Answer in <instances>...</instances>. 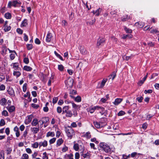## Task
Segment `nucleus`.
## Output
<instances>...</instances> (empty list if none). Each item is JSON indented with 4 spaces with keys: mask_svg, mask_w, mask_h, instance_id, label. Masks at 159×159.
<instances>
[{
    "mask_svg": "<svg viewBox=\"0 0 159 159\" xmlns=\"http://www.w3.org/2000/svg\"><path fill=\"white\" fill-rule=\"evenodd\" d=\"M100 146L106 152H109L111 151V149L109 146L105 143H101Z\"/></svg>",
    "mask_w": 159,
    "mask_h": 159,
    "instance_id": "obj_1",
    "label": "nucleus"
},
{
    "mask_svg": "<svg viewBox=\"0 0 159 159\" xmlns=\"http://www.w3.org/2000/svg\"><path fill=\"white\" fill-rule=\"evenodd\" d=\"M67 136L70 139H71L72 136L74 134L73 129L70 127H68L66 131Z\"/></svg>",
    "mask_w": 159,
    "mask_h": 159,
    "instance_id": "obj_2",
    "label": "nucleus"
},
{
    "mask_svg": "<svg viewBox=\"0 0 159 159\" xmlns=\"http://www.w3.org/2000/svg\"><path fill=\"white\" fill-rule=\"evenodd\" d=\"M73 80L71 78H69L65 81V85L67 88H71L73 84Z\"/></svg>",
    "mask_w": 159,
    "mask_h": 159,
    "instance_id": "obj_3",
    "label": "nucleus"
},
{
    "mask_svg": "<svg viewBox=\"0 0 159 159\" xmlns=\"http://www.w3.org/2000/svg\"><path fill=\"white\" fill-rule=\"evenodd\" d=\"M103 109L102 108H100L99 107V106H94L93 107H90L88 111L90 113H93L95 110H100V109Z\"/></svg>",
    "mask_w": 159,
    "mask_h": 159,
    "instance_id": "obj_4",
    "label": "nucleus"
},
{
    "mask_svg": "<svg viewBox=\"0 0 159 159\" xmlns=\"http://www.w3.org/2000/svg\"><path fill=\"white\" fill-rule=\"evenodd\" d=\"M33 117V116L32 115L28 116L25 120V124L28 125L31 122L32 119Z\"/></svg>",
    "mask_w": 159,
    "mask_h": 159,
    "instance_id": "obj_5",
    "label": "nucleus"
},
{
    "mask_svg": "<svg viewBox=\"0 0 159 159\" xmlns=\"http://www.w3.org/2000/svg\"><path fill=\"white\" fill-rule=\"evenodd\" d=\"M20 3L17 1H14L12 2H9L8 3V7L9 8H11V6H13L15 7L16 6V5Z\"/></svg>",
    "mask_w": 159,
    "mask_h": 159,
    "instance_id": "obj_6",
    "label": "nucleus"
},
{
    "mask_svg": "<svg viewBox=\"0 0 159 159\" xmlns=\"http://www.w3.org/2000/svg\"><path fill=\"white\" fill-rule=\"evenodd\" d=\"M53 38V36L52 34L49 32H48L47 34L46 41L47 42H49L51 41Z\"/></svg>",
    "mask_w": 159,
    "mask_h": 159,
    "instance_id": "obj_7",
    "label": "nucleus"
},
{
    "mask_svg": "<svg viewBox=\"0 0 159 159\" xmlns=\"http://www.w3.org/2000/svg\"><path fill=\"white\" fill-rule=\"evenodd\" d=\"M11 66H13V68L15 70H21L20 68L19 67V64L18 63H12L11 65Z\"/></svg>",
    "mask_w": 159,
    "mask_h": 159,
    "instance_id": "obj_8",
    "label": "nucleus"
},
{
    "mask_svg": "<svg viewBox=\"0 0 159 159\" xmlns=\"http://www.w3.org/2000/svg\"><path fill=\"white\" fill-rule=\"evenodd\" d=\"M30 130L34 134H36L39 131V127H32L30 128Z\"/></svg>",
    "mask_w": 159,
    "mask_h": 159,
    "instance_id": "obj_9",
    "label": "nucleus"
},
{
    "mask_svg": "<svg viewBox=\"0 0 159 159\" xmlns=\"http://www.w3.org/2000/svg\"><path fill=\"white\" fill-rule=\"evenodd\" d=\"M122 100L123 99L122 98H117L115 99L113 103L115 105H117L122 101Z\"/></svg>",
    "mask_w": 159,
    "mask_h": 159,
    "instance_id": "obj_10",
    "label": "nucleus"
},
{
    "mask_svg": "<svg viewBox=\"0 0 159 159\" xmlns=\"http://www.w3.org/2000/svg\"><path fill=\"white\" fill-rule=\"evenodd\" d=\"M105 41V39L101 37H100L98 40L97 45L99 46L101 45L102 43H103Z\"/></svg>",
    "mask_w": 159,
    "mask_h": 159,
    "instance_id": "obj_11",
    "label": "nucleus"
},
{
    "mask_svg": "<svg viewBox=\"0 0 159 159\" xmlns=\"http://www.w3.org/2000/svg\"><path fill=\"white\" fill-rule=\"evenodd\" d=\"M47 145L48 142L45 140H44L43 142H41L39 143V146L40 147L42 146L45 147L47 146Z\"/></svg>",
    "mask_w": 159,
    "mask_h": 159,
    "instance_id": "obj_12",
    "label": "nucleus"
},
{
    "mask_svg": "<svg viewBox=\"0 0 159 159\" xmlns=\"http://www.w3.org/2000/svg\"><path fill=\"white\" fill-rule=\"evenodd\" d=\"M39 121L36 118L34 119L31 122V125L33 126H36L39 124Z\"/></svg>",
    "mask_w": 159,
    "mask_h": 159,
    "instance_id": "obj_13",
    "label": "nucleus"
},
{
    "mask_svg": "<svg viewBox=\"0 0 159 159\" xmlns=\"http://www.w3.org/2000/svg\"><path fill=\"white\" fill-rule=\"evenodd\" d=\"M99 107L100 108H102L103 109H100V110H98L99 111L100 113H101L102 115H105L107 114V110H105L104 108L102 107H101L99 106Z\"/></svg>",
    "mask_w": 159,
    "mask_h": 159,
    "instance_id": "obj_14",
    "label": "nucleus"
},
{
    "mask_svg": "<svg viewBox=\"0 0 159 159\" xmlns=\"http://www.w3.org/2000/svg\"><path fill=\"white\" fill-rule=\"evenodd\" d=\"M135 25L139 28H142L144 26V23L143 22H138L135 23Z\"/></svg>",
    "mask_w": 159,
    "mask_h": 159,
    "instance_id": "obj_15",
    "label": "nucleus"
},
{
    "mask_svg": "<svg viewBox=\"0 0 159 159\" xmlns=\"http://www.w3.org/2000/svg\"><path fill=\"white\" fill-rule=\"evenodd\" d=\"M101 11V9L99 8L96 11H93L92 12L94 14H95L96 16H98L99 15Z\"/></svg>",
    "mask_w": 159,
    "mask_h": 159,
    "instance_id": "obj_16",
    "label": "nucleus"
},
{
    "mask_svg": "<svg viewBox=\"0 0 159 159\" xmlns=\"http://www.w3.org/2000/svg\"><path fill=\"white\" fill-rule=\"evenodd\" d=\"M63 142V141L62 139L61 138L59 139L57 141L56 146L58 147L60 146Z\"/></svg>",
    "mask_w": 159,
    "mask_h": 159,
    "instance_id": "obj_17",
    "label": "nucleus"
},
{
    "mask_svg": "<svg viewBox=\"0 0 159 159\" xmlns=\"http://www.w3.org/2000/svg\"><path fill=\"white\" fill-rule=\"evenodd\" d=\"M84 158H89L91 156V154L89 152H87V153L85 154H82L81 155Z\"/></svg>",
    "mask_w": 159,
    "mask_h": 159,
    "instance_id": "obj_18",
    "label": "nucleus"
},
{
    "mask_svg": "<svg viewBox=\"0 0 159 159\" xmlns=\"http://www.w3.org/2000/svg\"><path fill=\"white\" fill-rule=\"evenodd\" d=\"M116 76V73L115 71H114L109 76V80L111 79L112 80H113L115 77Z\"/></svg>",
    "mask_w": 159,
    "mask_h": 159,
    "instance_id": "obj_19",
    "label": "nucleus"
},
{
    "mask_svg": "<svg viewBox=\"0 0 159 159\" xmlns=\"http://www.w3.org/2000/svg\"><path fill=\"white\" fill-rule=\"evenodd\" d=\"M16 55V53L15 51H12V53H11L10 55V58L12 60L14 59L15 57V56Z\"/></svg>",
    "mask_w": 159,
    "mask_h": 159,
    "instance_id": "obj_20",
    "label": "nucleus"
},
{
    "mask_svg": "<svg viewBox=\"0 0 159 159\" xmlns=\"http://www.w3.org/2000/svg\"><path fill=\"white\" fill-rule=\"evenodd\" d=\"M13 75L14 76L17 78L20 76L21 75V73L19 71H14L13 73Z\"/></svg>",
    "mask_w": 159,
    "mask_h": 159,
    "instance_id": "obj_21",
    "label": "nucleus"
},
{
    "mask_svg": "<svg viewBox=\"0 0 159 159\" xmlns=\"http://www.w3.org/2000/svg\"><path fill=\"white\" fill-rule=\"evenodd\" d=\"M80 52L83 54H86L87 53V50L83 47L81 48H80Z\"/></svg>",
    "mask_w": 159,
    "mask_h": 159,
    "instance_id": "obj_22",
    "label": "nucleus"
},
{
    "mask_svg": "<svg viewBox=\"0 0 159 159\" xmlns=\"http://www.w3.org/2000/svg\"><path fill=\"white\" fill-rule=\"evenodd\" d=\"M6 102L7 100L5 98H2L1 100H0V104L2 106H4L6 104Z\"/></svg>",
    "mask_w": 159,
    "mask_h": 159,
    "instance_id": "obj_23",
    "label": "nucleus"
},
{
    "mask_svg": "<svg viewBox=\"0 0 159 159\" xmlns=\"http://www.w3.org/2000/svg\"><path fill=\"white\" fill-rule=\"evenodd\" d=\"M4 30L5 32H7L11 30V27L10 26H8L6 25H4Z\"/></svg>",
    "mask_w": 159,
    "mask_h": 159,
    "instance_id": "obj_24",
    "label": "nucleus"
},
{
    "mask_svg": "<svg viewBox=\"0 0 159 159\" xmlns=\"http://www.w3.org/2000/svg\"><path fill=\"white\" fill-rule=\"evenodd\" d=\"M7 108L8 111L10 112H12L15 109V107L14 106H11Z\"/></svg>",
    "mask_w": 159,
    "mask_h": 159,
    "instance_id": "obj_25",
    "label": "nucleus"
},
{
    "mask_svg": "<svg viewBox=\"0 0 159 159\" xmlns=\"http://www.w3.org/2000/svg\"><path fill=\"white\" fill-rule=\"evenodd\" d=\"M66 116L67 117H71L72 116L73 114L71 111L69 110V111H67L66 112Z\"/></svg>",
    "mask_w": 159,
    "mask_h": 159,
    "instance_id": "obj_26",
    "label": "nucleus"
},
{
    "mask_svg": "<svg viewBox=\"0 0 159 159\" xmlns=\"http://www.w3.org/2000/svg\"><path fill=\"white\" fill-rule=\"evenodd\" d=\"M83 136L87 138V139H90L91 137V135L90 134V133L89 132H87L84 135H83Z\"/></svg>",
    "mask_w": 159,
    "mask_h": 159,
    "instance_id": "obj_27",
    "label": "nucleus"
},
{
    "mask_svg": "<svg viewBox=\"0 0 159 159\" xmlns=\"http://www.w3.org/2000/svg\"><path fill=\"white\" fill-rule=\"evenodd\" d=\"M124 29L126 33L130 34L132 33V31L131 29L127 28L125 26H124Z\"/></svg>",
    "mask_w": 159,
    "mask_h": 159,
    "instance_id": "obj_28",
    "label": "nucleus"
},
{
    "mask_svg": "<svg viewBox=\"0 0 159 159\" xmlns=\"http://www.w3.org/2000/svg\"><path fill=\"white\" fill-rule=\"evenodd\" d=\"M71 103L72 104V107L76 109H78L80 107V106L77 105L73 102H71Z\"/></svg>",
    "mask_w": 159,
    "mask_h": 159,
    "instance_id": "obj_29",
    "label": "nucleus"
},
{
    "mask_svg": "<svg viewBox=\"0 0 159 159\" xmlns=\"http://www.w3.org/2000/svg\"><path fill=\"white\" fill-rule=\"evenodd\" d=\"M69 106H66L63 108L62 111L63 113H66L67 111H69Z\"/></svg>",
    "mask_w": 159,
    "mask_h": 159,
    "instance_id": "obj_30",
    "label": "nucleus"
},
{
    "mask_svg": "<svg viewBox=\"0 0 159 159\" xmlns=\"http://www.w3.org/2000/svg\"><path fill=\"white\" fill-rule=\"evenodd\" d=\"M23 69L27 71H30L32 70L30 67L27 66H25L23 67Z\"/></svg>",
    "mask_w": 159,
    "mask_h": 159,
    "instance_id": "obj_31",
    "label": "nucleus"
},
{
    "mask_svg": "<svg viewBox=\"0 0 159 159\" xmlns=\"http://www.w3.org/2000/svg\"><path fill=\"white\" fill-rule=\"evenodd\" d=\"M27 25V20L26 19H25L22 22L21 24V27H25V26H26Z\"/></svg>",
    "mask_w": 159,
    "mask_h": 159,
    "instance_id": "obj_32",
    "label": "nucleus"
},
{
    "mask_svg": "<svg viewBox=\"0 0 159 159\" xmlns=\"http://www.w3.org/2000/svg\"><path fill=\"white\" fill-rule=\"evenodd\" d=\"M55 136V134L53 132H49L47 133L46 134V136L48 137L49 136H51L53 137Z\"/></svg>",
    "mask_w": 159,
    "mask_h": 159,
    "instance_id": "obj_33",
    "label": "nucleus"
},
{
    "mask_svg": "<svg viewBox=\"0 0 159 159\" xmlns=\"http://www.w3.org/2000/svg\"><path fill=\"white\" fill-rule=\"evenodd\" d=\"M39 145V143L37 142H35L34 143L32 144L31 147L33 148H36L38 147Z\"/></svg>",
    "mask_w": 159,
    "mask_h": 159,
    "instance_id": "obj_34",
    "label": "nucleus"
},
{
    "mask_svg": "<svg viewBox=\"0 0 159 159\" xmlns=\"http://www.w3.org/2000/svg\"><path fill=\"white\" fill-rule=\"evenodd\" d=\"M94 124L95 126L97 128H99L102 126L100 123L97 122H94Z\"/></svg>",
    "mask_w": 159,
    "mask_h": 159,
    "instance_id": "obj_35",
    "label": "nucleus"
},
{
    "mask_svg": "<svg viewBox=\"0 0 159 159\" xmlns=\"http://www.w3.org/2000/svg\"><path fill=\"white\" fill-rule=\"evenodd\" d=\"M29 157V155L27 154L24 153L21 157V159H28Z\"/></svg>",
    "mask_w": 159,
    "mask_h": 159,
    "instance_id": "obj_36",
    "label": "nucleus"
},
{
    "mask_svg": "<svg viewBox=\"0 0 159 159\" xmlns=\"http://www.w3.org/2000/svg\"><path fill=\"white\" fill-rule=\"evenodd\" d=\"M107 79H103V80H102V81L101 83L100 87L102 88L104 86V85L105 83L107 82Z\"/></svg>",
    "mask_w": 159,
    "mask_h": 159,
    "instance_id": "obj_37",
    "label": "nucleus"
},
{
    "mask_svg": "<svg viewBox=\"0 0 159 159\" xmlns=\"http://www.w3.org/2000/svg\"><path fill=\"white\" fill-rule=\"evenodd\" d=\"M127 38L131 39L132 38V35L131 34L129 35H124L122 38L123 39H125Z\"/></svg>",
    "mask_w": 159,
    "mask_h": 159,
    "instance_id": "obj_38",
    "label": "nucleus"
},
{
    "mask_svg": "<svg viewBox=\"0 0 159 159\" xmlns=\"http://www.w3.org/2000/svg\"><path fill=\"white\" fill-rule=\"evenodd\" d=\"M58 70L61 71H63L64 69V67L62 65H58Z\"/></svg>",
    "mask_w": 159,
    "mask_h": 159,
    "instance_id": "obj_39",
    "label": "nucleus"
},
{
    "mask_svg": "<svg viewBox=\"0 0 159 159\" xmlns=\"http://www.w3.org/2000/svg\"><path fill=\"white\" fill-rule=\"evenodd\" d=\"M54 53L55 55L58 58H59L60 59H61L62 61H63V58L61 56L58 54L56 51L54 52Z\"/></svg>",
    "mask_w": 159,
    "mask_h": 159,
    "instance_id": "obj_40",
    "label": "nucleus"
},
{
    "mask_svg": "<svg viewBox=\"0 0 159 159\" xmlns=\"http://www.w3.org/2000/svg\"><path fill=\"white\" fill-rule=\"evenodd\" d=\"M5 17L7 19H10L11 17V15L10 13H6L5 14Z\"/></svg>",
    "mask_w": 159,
    "mask_h": 159,
    "instance_id": "obj_41",
    "label": "nucleus"
},
{
    "mask_svg": "<svg viewBox=\"0 0 159 159\" xmlns=\"http://www.w3.org/2000/svg\"><path fill=\"white\" fill-rule=\"evenodd\" d=\"M24 62L26 64H28L29 63V59L28 57H25L23 60Z\"/></svg>",
    "mask_w": 159,
    "mask_h": 159,
    "instance_id": "obj_42",
    "label": "nucleus"
},
{
    "mask_svg": "<svg viewBox=\"0 0 159 159\" xmlns=\"http://www.w3.org/2000/svg\"><path fill=\"white\" fill-rule=\"evenodd\" d=\"M95 22V19H94V20H92L91 21H90V22H88H88H87V23L88 25H93L94 23Z\"/></svg>",
    "mask_w": 159,
    "mask_h": 159,
    "instance_id": "obj_43",
    "label": "nucleus"
},
{
    "mask_svg": "<svg viewBox=\"0 0 159 159\" xmlns=\"http://www.w3.org/2000/svg\"><path fill=\"white\" fill-rule=\"evenodd\" d=\"M2 115L5 116H8V113L7 111L4 110L2 112Z\"/></svg>",
    "mask_w": 159,
    "mask_h": 159,
    "instance_id": "obj_44",
    "label": "nucleus"
},
{
    "mask_svg": "<svg viewBox=\"0 0 159 159\" xmlns=\"http://www.w3.org/2000/svg\"><path fill=\"white\" fill-rule=\"evenodd\" d=\"M75 101L78 102H79L81 101V98L80 96H78L75 98Z\"/></svg>",
    "mask_w": 159,
    "mask_h": 159,
    "instance_id": "obj_45",
    "label": "nucleus"
},
{
    "mask_svg": "<svg viewBox=\"0 0 159 159\" xmlns=\"http://www.w3.org/2000/svg\"><path fill=\"white\" fill-rule=\"evenodd\" d=\"M56 140V138H53L49 140V142L50 144L54 143Z\"/></svg>",
    "mask_w": 159,
    "mask_h": 159,
    "instance_id": "obj_46",
    "label": "nucleus"
},
{
    "mask_svg": "<svg viewBox=\"0 0 159 159\" xmlns=\"http://www.w3.org/2000/svg\"><path fill=\"white\" fill-rule=\"evenodd\" d=\"M5 124V122L3 119H2L0 121V126L4 125Z\"/></svg>",
    "mask_w": 159,
    "mask_h": 159,
    "instance_id": "obj_47",
    "label": "nucleus"
},
{
    "mask_svg": "<svg viewBox=\"0 0 159 159\" xmlns=\"http://www.w3.org/2000/svg\"><path fill=\"white\" fill-rule=\"evenodd\" d=\"M8 93L11 95H14V91L12 89H10L8 91Z\"/></svg>",
    "mask_w": 159,
    "mask_h": 159,
    "instance_id": "obj_48",
    "label": "nucleus"
},
{
    "mask_svg": "<svg viewBox=\"0 0 159 159\" xmlns=\"http://www.w3.org/2000/svg\"><path fill=\"white\" fill-rule=\"evenodd\" d=\"M42 119L43 120L44 123H46L49 120V118L47 117L43 118H42Z\"/></svg>",
    "mask_w": 159,
    "mask_h": 159,
    "instance_id": "obj_49",
    "label": "nucleus"
},
{
    "mask_svg": "<svg viewBox=\"0 0 159 159\" xmlns=\"http://www.w3.org/2000/svg\"><path fill=\"white\" fill-rule=\"evenodd\" d=\"M43 156L42 159H48V157L47 155V153L46 152H44L43 154Z\"/></svg>",
    "mask_w": 159,
    "mask_h": 159,
    "instance_id": "obj_50",
    "label": "nucleus"
},
{
    "mask_svg": "<svg viewBox=\"0 0 159 159\" xmlns=\"http://www.w3.org/2000/svg\"><path fill=\"white\" fill-rule=\"evenodd\" d=\"M74 149L77 151L79 149V145L78 144H75L74 146Z\"/></svg>",
    "mask_w": 159,
    "mask_h": 159,
    "instance_id": "obj_51",
    "label": "nucleus"
},
{
    "mask_svg": "<svg viewBox=\"0 0 159 159\" xmlns=\"http://www.w3.org/2000/svg\"><path fill=\"white\" fill-rule=\"evenodd\" d=\"M57 112L59 113H60L62 112V108L61 107H58L57 109Z\"/></svg>",
    "mask_w": 159,
    "mask_h": 159,
    "instance_id": "obj_52",
    "label": "nucleus"
},
{
    "mask_svg": "<svg viewBox=\"0 0 159 159\" xmlns=\"http://www.w3.org/2000/svg\"><path fill=\"white\" fill-rule=\"evenodd\" d=\"M27 84L26 83H25L24 84L23 86V91L24 92H25L27 89Z\"/></svg>",
    "mask_w": 159,
    "mask_h": 159,
    "instance_id": "obj_53",
    "label": "nucleus"
},
{
    "mask_svg": "<svg viewBox=\"0 0 159 159\" xmlns=\"http://www.w3.org/2000/svg\"><path fill=\"white\" fill-rule=\"evenodd\" d=\"M67 22L66 20H64L62 21V25L63 26H67Z\"/></svg>",
    "mask_w": 159,
    "mask_h": 159,
    "instance_id": "obj_54",
    "label": "nucleus"
},
{
    "mask_svg": "<svg viewBox=\"0 0 159 159\" xmlns=\"http://www.w3.org/2000/svg\"><path fill=\"white\" fill-rule=\"evenodd\" d=\"M125 114V112L122 111H121L119 112L118 114V116H122L124 115Z\"/></svg>",
    "mask_w": 159,
    "mask_h": 159,
    "instance_id": "obj_55",
    "label": "nucleus"
},
{
    "mask_svg": "<svg viewBox=\"0 0 159 159\" xmlns=\"http://www.w3.org/2000/svg\"><path fill=\"white\" fill-rule=\"evenodd\" d=\"M27 47L28 50L32 49L33 48V45L32 44H28L27 45Z\"/></svg>",
    "mask_w": 159,
    "mask_h": 159,
    "instance_id": "obj_56",
    "label": "nucleus"
},
{
    "mask_svg": "<svg viewBox=\"0 0 159 159\" xmlns=\"http://www.w3.org/2000/svg\"><path fill=\"white\" fill-rule=\"evenodd\" d=\"M143 99V98L142 97H138L136 98V100L139 102H142Z\"/></svg>",
    "mask_w": 159,
    "mask_h": 159,
    "instance_id": "obj_57",
    "label": "nucleus"
},
{
    "mask_svg": "<svg viewBox=\"0 0 159 159\" xmlns=\"http://www.w3.org/2000/svg\"><path fill=\"white\" fill-rule=\"evenodd\" d=\"M25 151H26V152L29 154H31L32 152V150L30 148H26Z\"/></svg>",
    "mask_w": 159,
    "mask_h": 159,
    "instance_id": "obj_58",
    "label": "nucleus"
},
{
    "mask_svg": "<svg viewBox=\"0 0 159 159\" xmlns=\"http://www.w3.org/2000/svg\"><path fill=\"white\" fill-rule=\"evenodd\" d=\"M58 100V98L57 97H54L52 100V102L53 104H55L56 103L57 100Z\"/></svg>",
    "mask_w": 159,
    "mask_h": 159,
    "instance_id": "obj_59",
    "label": "nucleus"
},
{
    "mask_svg": "<svg viewBox=\"0 0 159 159\" xmlns=\"http://www.w3.org/2000/svg\"><path fill=\"white\" fill-rule=\"evenodd\" d=\"M107 100V98H102L101 99L100 102L104 103H105Z\"/></svg>",
    "mask_w": 159,
    "mask_h": 159,
    "instance_id": "obj_60",
    "label": "nucleus"
},
{
    "mask_svg": "<svg viewBox=\"0 0 159 159\" xmlns=\"http://www.w3.org/2000/svg\"><path fill=\"white\" fill-rule=\"evenodd\" d=\"M5 89V87L3 84H2L0 86V90L1 91L4 90Z\"/></svg>",
    "mask_w": 159,
    "mask_h": 159,
    "instance_id": "obj_61",
    "label": "nucleus"
},
{
    "mask_svg": "<svg viewBox=\"0 0 159 159\" xmlns=\"http://www.w3.org/2000/svg\"><path fill=\"white\" fill-rule=\"evenodd\" d=\"M68 150V148L66 147V146H65L64 147H63L62 149V151L63 152H66V151H67Z\"/></svg>",
    "mask_w": 159,
    "mask_h": 159,
    "instance_id": "obj_62",
    "label": "nucleus"
},
{
    "mask_svg": "<svg viewBox=\"0 0 159 159\" xmlns=\"http://www.w3.org/2000/svg\"><path fill=\"white\" fill-rule=\"evenodd\" d=\"M35 43L37 44H39L40 43V41L38 39L36 38L35 40Z\"/></svg>",
    "mask_w": 159,
    "mask_h": 159,
    "instance_id": "obj_63",
    "label": "nucleus"
},
{
    "mask_svg": "<svg viewBox=\"0 0 159 159\" xmlns=\"http://www.w3.org/2000/svg\"><path fill=\"white\" fill-rule=\"evenodd\" d=\"M80 157V154L79 153L76 152L75 154V159H79Z\"/></svg>",
    "mask_w": 159,
    "mask_h": 159,
    "instance_id": "obj_64",
    "label": "nucleus"
}]
</instances>
